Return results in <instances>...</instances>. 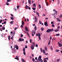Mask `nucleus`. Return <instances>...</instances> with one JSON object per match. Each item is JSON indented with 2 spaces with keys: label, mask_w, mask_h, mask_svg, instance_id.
I'll return each mask as SVG.
<instances>
[{
  "label": "nucleus",
  "mask_w": 62,
  "mask_h": 62,
  "mask_svg": "<svg viewBox=\"0 0 62 62\" xmlns=\"http://www.w3.org/2000/svg\"><path fill=\"white\" fill-rule=\"evenodd\" d=\"M38 62H43V60L41 59V57L40 56H39L38 59L37 60Z\"/></svg>",
  "instance_id": "nucleus-1"
},
{
  "label": "nucleus",
  "mask_w": 62,
  "mask_h": 62,
  "mask_svg": "<svg viewBox=\"0 0 62 62\" xmlns=\"http://www.w3.org/2000/svg\"><path fill=\"white\" fill-rule=\"evenodd\" d=\"M54 31V29H48L46 31V32L47 33H49L50 32H52Z\"/></svg>",
  "instance_id": "nucleus-2"
},
{
  "label": "nucleus",
  "mask_w": 62,
  "mask_h": 62,
  "mask_svg": "<svg viewBox=\"0 0 62 62\" xmlns=\"http://www.w3.org/2000/svg\"><path fill=\"white\" fill-rule=\"evenodd\" d=\"M24 39H21V38H20L19 39V40H18L17 41L18 42H20V41H24Z\"/></svg>",
  "instance_id": "nucleus-3"
},
{
  "label": "nucleus",
  "mask_w": 62,
  "mask_h": 62,
  "mask_svg": "<svg viewBox=\"0 0 62 62\" xmlns=\"http://www.w3.org/2000/svg\"><path fill=\"white\" fill-rule=\"evenodd\" d=\"M25 29L26 31H29V30H28V28L27 27V26H25Z\"/></svg>",
  "instance_id": "nucleus-4"
},
{
  "label": "nucleus",
  "mask_w": 62,
  "mask_h": 62,
  "mask_svg": "<svg viewBox=\"0 0 62 62\" xmlns=\"http://www.w3.org/2000/svg\"><path fill=\"white\" fill-rule=\"evenodd\" d=\"M38 19H37V17L36 16L35 17V20L34 21V22H35V23H37V22H38Z\"/></svg>",
  "instance_id": "nucleus-5"
},
{
  "label": "nucleus",
  "mask_w": 62,
  "mask_h": 62,
  "mask_svg": "<svg viewBox=\"0 0 62 62\" xmlns=\"http://www.w3.org/2000/svg\"><path fill=\"white\" fill-rule=\"evenodd\" d=\"M44 25L46 26H48V24L47 22H45L44 23Z\"/></svg>",
  "instance_id": "nucleus-6"
},
{
  "label": "nucleus",
  "mask_w": 62,
  "mask_h": 62,
  "mask_svg": "<svg viewBox=\"0 0 62 62\" xmlns=\"http://www.w3.org/2000/svg\"><path fill=\"white\" fill-rule=\"evenodd\" d=\"M28 2L29 4H30V5H31V1L30 0H28Z\"/></svg>",
  "instance_id": "nucleus-7"
},
{
  "label": "nucleus",
  "mask_w": 62,
  "mask_h": 62,
  "mask_svg": "<svg viewBox=\"0 0 62 62\" xmlns=\"http://www.w3.org/2000/svg\"><path fill=\"white\" fill-rule=\"evenodd\" d=\"M31 47L32 50H33V49H34V46L31 45Z\"/></svg>",
  "instance_id": "nucleus-8"
},
{
  "label": "nucleus",
  "mask_w": 62,
  "mask_h": 62,
  "mask_svg": "<svg viewBox=\"0 0 62 62\" xmlns=\"http://www.w3.org/2000/svg\"><path fill=\"white\" fill-rule=\"evenodd\" d=\"M21 60L23 62H25V60L23 59V58H22L21 59Z\"/></svg>",
  "instance_id": "nucleus-9"
},
{
  "label": "nucleus",
  "mask_w": 62,
  "mask_h": 62,
  "mask_svg": "<svg viewBox=\"0 0 62 62\" xmlns=\"http://www.w3.org/2000/svg\"><path fill=\"white\" fill-rule=\"evenodd\" d=\"M36 35L37 36H38V37H39V35H40V34L39 33H38L36 34Z\"/></svg>",
  "instance_id": "nucleus-10"
},
{
  "label": "nucleus",
  "mask_w": 62,
  "mask_h": 62,
  "mask_svg": "<svg viewBox=\"0 0 62 62\" xmlns=\"http://www.w3.org/2000/svg\"><path fill=\"white\" fill-rule=\"evenodd\" d=\"M15 46H16V50H18V49H19V47H18V46L16 45H15Z\"/></svg>",
  "instance_id": "nucleus-11"
},
{
  "label": "nucleus",
  "mask_w": 62,
  "mask_h": 62,
  "mask_svg": "<svg viewBox=\"0 0 62 62\" xmlns=\"http://www.w3.org/2000/svg\"><path fill=\"white\" fill-rule=\"evenodd\" d=\"M25 8L26 9H28V6L27 5H26Z\"/></svg>",
  "instance_id": "nucleus-12"
},
{
  "label": "nucleus",
  "mask_w": 62,
  "mask_h": 62,
  "mask_svg": "<svg viewBox=\"0 0 62 62\" xmlns=\"http://www.w3.org/2000/svg\"><path fill=\"white\" fill-rule=\"evenodd\" d=\"M15 31H14L13 32V33L12 34V36H14V35H15Z\"/></svg>",
  "instance_id": "nucleus-13"
},
{
  "label": "nucleus",
  "mask_w": 62,
  "mask_h": 62,
  "mask_svg": "<svg viewBox=\"0 0 62 62\" xmlns=\"http://www.w3.org/2000/svg\"><path fill=\"white\" fill-rule=\"evenodd\" d=\"M15 59H17V60H19V59H18V56H16V58H15Z\"/></svg>",
  "instance_id": "nucleus-14"
},
{
  "label": "nucleus",
  "mask_w": 62,
  "mask_h": 62,
  "mask_svg": "<svg viewBox=\"0 0 62 62\" xmlns=\"http://www.w3.org/2000/svg\"><path fill=\"white\" fill-rule=\"evenodd\" d=\"M57 20L58 21V22H61V20L59 19V18H57Z\"/></svg>",
  "instance_id": "nucleus-15"
},
{
  "label": "nucleus",
  "mask_w": 62,
  "mask_h": 62,
  "mask_svg": "<svg viewBox=\"0 0 62 62\" xmlns=\"http://www.w3.org/2000/svg\"><path fill=\"white\" fill-rule=\"evenodd\" d=\"M59 46L60 47H62V44H59Z\"/></svg>",
  "instance_id": "nucleus-16"
},
{
  "label": "nucleus",
  "mask_w": 62,
  "mask_h": 62,
  "mask_svg": "<svg viewBox=\"0 0 62 62\" xmlns=\"http://www.w3.org/2000/svg\"><path fill=\"white\" fill-rule=\"evenodd\" d=\"M34 29L35 30V31H36L37 29V26H35L34 27Z\"/></svg>",
  "instance_id": "nucleus-17"
},
{
  "label": "nucleus",
  "mask_w": 62,
  "mask_h": 62,
  "mask_svg": "<svg viewBox=\"0 0 62 62\" xmlns=\"http://www.w3.org/2000/svg\"><path fill=\"white\" fill-rule=\"evenodd\" d=\"M45 51H46L47 52V51H48V50H47V47H45Z\"/></svg>",
  "instance_id": "nucleus-18"
},
{
  "label": "nucleus",
  "mask_w": 62,
  "mask_h": 62,
  "mask_svg": "<svg viewBox=\"0 0 62 62\" xmlns=\"http://www.w3.org/2000/svg\"><path fill=\"white\" fill-rule=\"evenodd\" d=\"M36 13V14H37V15H38V17H39V13L38 12H37Z\"/></svg>",
  "instance_id": "nucleus-19"
},
{
  "label": "nucleus",
  "mask_w": 62,
  "mask_h": 62,
  "mask_svg": "<svg viewBox=\"0 0 62 62\" xmlns=\"http://www.w3.org/2000/svg\"><path fill=\"white\" fill-rule=\"evenodd\" d=\"M58 31H59V30L58 29L55 30L54 31L55 32H57Z\"/></svg>",
  "instance_id": "nucleus-20"
},
{
  "label": "nucleus",
  "mask_w": 62,
  "mask_h": 62,
  "mask_svg": "<svg viewBox=\"0 0 62 62\" xmlns=\"http://www.w3.org/2000/svg\"><path fill=\"white\" fill-rule=\"evenodd\" d=\"M38 6L39 8H41V5H40V4L38 5Z\"/></svg>",
  "instance_id": "nucleus-21"
},
{
  "label": "nucleus",
  "mask_w": 62,
  "mask_h": 62,
  "mask_svg": "<svg viewBox=\"0 0 62 62\" xmlns=\"http://www.w3.org/2000/svg\"><path fill=\"white\" fill-rule=\"evenodd\" d=\"M40 35L39 36H38V38L40 40H41V38H40Z\"/></svg>",
  "instance_id": "nucleus-22"
},
{
  "label": "nucleus",
  "mask_w": 62,
  "mask_h": 62,
  "mask_svg": "<svg viewBox=\"0 0 62 62\" xmlns=\"http://www.w3.org/2000/svg\"><path fill=\"white\" fill-rule=\"evenodd\" d=\"M13 22H14V21H11L10 22V23L11 24H12L13 23Z\"/></svg>",
  "instance_id": "nucleus-23"
},
{
  "label": "nucleus",
  "mask_w": 62,
  "mask_h": 62,
  "mask_svg": "<svg viewBox=\"0 0 62 62\" xmlns=\"http://www.w3.org/2000/svg\"><path fill=\"white\" fill-rule=\"evenodd\" d=\"M22 25H24V22H23V20H22Z\"/></svg>",
  "instance_id": "nucleus-24"
},
{
  "label": "nucleus",
  "mask_w": 62,
  "mask_h": 62,
  "mask_svg": "<svg viewBox=\"0 0 62 62\" xmlns=\"http://www.w3.org/2000/svg\"><path fill=\"white\" fill-rule=\"evenodd\" d=\"M43 54H45V53H46L45 50L44 49L43 50Z\"/></svg>",
  "instance_id": "nucleus-25"
},
{
  "label": "nucleus",
  "mask_w": 62,
  "mask_h": 62,
  "mask_svg": "<svg viewBox=\"0 0 62 62\" xmlns=\"http://www.w3.org/2000/svg\"><path fill=\"white\" fill-rule=\"evenodd\" d=\"M25 48L24 47H23V51L24 52H25Z\"/></svg>",
  "instance_id": "nucleus-26"
},
{
  "label": "nucleus",
  "mask_w": 62,
  "mask_h": 62,
  "mask_svg": "<svg viewBox=\"0 0 62 62\" xmlns=\"http://www.w3.org/2000/svg\"><path fill=\"white\" fill-rule=\"evenodd\" d=\"M56 11V10H55V9H54L53 10V11H54V12H56V13H57V11Z\"/></svg>",
  "instance_id": "nucleus-27"
},
{
  "label": "nucleus",
  "mask_w": 62,
  "mask_h": 62,
  "mask_svg": "<svg viewBox=\"0 0 62 62\" xmlns=\"http://www.w3.org/2000/svg\"><path fill=\"white\" fill-rule=\"evenodd\" d=\"M59 35H60V34H57L55 35L56 36H59Z\"/></svg>",
  "instance_id": "nucleus-28"
},
{
  "label": "nucleus",
  "mask_w": 62,
  "mask_h": 62,
  "mask_svg": "<svg viewBox=\"0 0 62 62\" xmlns=\"http://www.w3.org/2000/svg\"><path fill=\"white\" fill-rule=\"evenodd\" d=\"M50 42H51V40H49L48 43V45H50Z\"/></svg>",
  "instance_id": "nucleus-29"
},
{
  "label": "nucleus",
  "mask_w": 62,
  "mask_h": 62,
  "mask_svg": "<svg viewBox=\"0 0 62 62\" xmlns=\"http://www.w3.org/2000/svg\"><path fill=\"white\" fill-rule=\"evenodd\" d=\"M41 30L42 31H44V28H41Z\"/></svg>",
  "instance_id": "nucleus-30"
},
{
  "label": "nucleus",
  "mask_w": 62,
  "mask_h": 62,
  "mask_svg": "<svg viewBox=\"0 0 62 62\" xmlns=\"http://www.w3.org/2000/svg\"><path fill=\"white\" fill-rule=\"evenodd\" d=\"M60 50H58V49H56L55 50V51L56 52H59Z\"/></svg>",
  "instance_id": "nucleus-31"
},
{
  "label": "nucleus",
  "mask_w": 62,
  "mask_h": 62,
  "mask_svg": "<svg viewBox=\"0 0 62 62\" xmlns=\"http://www.w3.org/2000/svg\"><path fill=\"white\" fill-rule=\"evenodd\" d=\"M33 6L34 7H36V4H33Z\"/></svg>",
  "instance_id": "nucleus-32"
},
{
  "label": "nucleus",
  "mask_w": 62,
  "mask_h": 62,
  "mask_svg": "<svg viewBox=\"0 0 62 62\" xmlns=\"http://www.w3.org/2000/svg\"><path fill=\"white\" fill-rule=\"evenodd\" d=\"M23 25H21V27L22 28H23Z\"/></svg>",
  "instance_id": "nucleus-33"
},
{
  "label": "nucleus",
  "mask_w": 62,
  "mask_h": 62,
  "mask_svg": "<svg viewBox=\"0 0 62 62\" xmlns=\"http://www.w3.org/2000/svg\"><path fill=\"white\" fill-rule=\"evenodd\" d=\"M8 37L9 40H10V36H9Z\"/></svg>",
  "instance_id": "nucleus-34"
},
{
  "label": "nucleus",
  "mask_w": 62,
  "mask_h": 62,
  "mask_svg": "<svg viewBox=\"0 0 62 62\" xmlns=\"http://www.w3.org/2000/svg\"><path fill=\"white\" fill-rule=\"evenodd\" d=\"M2 28L3 30H5V27H4V26L2 27Z\"/></svg>",
  "instance_id": "nucleus-35"
},
{
  "label": "nucleus",
  "mask_w": 62,
  "mask_h": 62,
  "mask_svg": "<svg viewBox=\"0 0 62 62\" xmlns=\"http://www.w3.org/2000/svg\"><path fill=\"white\" fill-rule=\"evenodd\" d=\"M7 2H11V0H7Z\"/></svg>",
  "instance_id": "nucleus-36"
},
{
  "label": "nucleus",
  "mask_w": 62,
  "mask_h": 62,
  "mask_svg": "<svg viewBox=\"0 0 62 62\" xmlns=\"http://www.w3.org/2000/svg\"><path fill=\"white\" fill-rule=\"evenodd\" d=\"M32 9L33 10H36V8L34 7L32 8Z\"/></svg>",
  "instance_id": "nucleus-37"
},
{
  "label": "nucleus",
  "mask_w": 62,
  "mask_h": 62,
  "mask_svg": "<svg viewBox=\"0 0 62 62\" xmlns=\"http://www.w3.org/2000/svg\"><path fill=\"white\" fill-rule=\"evenodd\" d=\"M34 30H32L31 31V33H32V34H33L34 32Z\"/></svg>",
  "instance_id": "nucleus-38"
},
{
  "label": "nucleus",
  "mask_w": 62,
  "mask_h": 62,
  "mask_svg": "<svg viewBox=\"0 0 62 62\" xmlns=\"http://www.w3.org/2000/svg\"><path fill=\"white\" fill-rule=\"evenodd\" d=\"M39 24H41L42 23H41V22L40 21H39Z\"/></svg>",
  "instance_id": "nucleus-39"
},
{
  "label": "nucleus",
  "mask_w": 62,
  "mask_h": 62,
  "mask_svg": "<svg viewBox=\"0 0 62 62\" xmlns=\"http://www.w3.org/2000/svg\"><path fill=\"white\" fill-rule=\"evenodd\" d=\"M30 43H31L32 42V40L31 39H30Z\"/></svg>",
  "instance_id": "nucleus-40"
},
{
  "label": "nucleus",
  "mask_w": 62,
  "mask_h": 62,
  "mask_svg": "<svg viewBox=\"0 0 62 62\" xmlns=\"http://www.w3.org/2000/svg\"><path fill=\"white\" fill-rule=\"evenodd\" d=\"M55 26L54 24H53L52 25V27H54Z\"/></svg>",
  "instance_id": "nucleus-41"
},
{
  "label": "nucleus",
  "mask_w": 62,
  "mask_h": 62,
  "mask_svg": "<svg viewBox=\"0 0 62 62\" xmlns=\"http://www.w3.org/2000/svg\"><path fill=\"white\" fill-rule=\"evenodd\" d=\"M11 19L12 20H14V18L12 17H11Z\"/></svg>",
  "instance_id": "nucleus-42"
},
{
  "label": "nucleus",
  "mask_w": 62,
  "mask_h": 62,
  "mask_svg": "<svg viewBox=\"0 0 62 62\" xmlns=\"http://www.w3.org/2000/svg\"><path fill=\"white\" fill-rule=\"evenodd\" d=\"M32 60L33 62H35V59L33 58H32Z\"/></svg>",
  "instance_id": "nucleus-43"
},
{
  "label": "nucleus",
  "mask_w": 62,
  "mask_h": 62,
  "mask_svg": "<svg viewBox=\"0 0 62 62\" xmlns=\"http://www.w3.org/2000/svg\"><path fill=\"white\" fill-rule=\"evenodd\" d=\"M2 22H3V20H1L0 21V23H2Z\"/></svg>",
  "instance_id": "nucleus-44"
},
{
  "label": "nucleus",
  "mask_w": 62,
  "mask_h": 62,
  "mask_svg": "<svg viewBox=\"0 0 62 62\" xmlns=\"http://www.w3.org/2000/svg\"><path fill=\"white\" fill-rule=\"evenodd\" d=\"M51 23L52 24H54V22H53V21L51 22Z\"/></svg>",
  "instance_id": "nucleus-45"
},
{
  "label": "nucleus",
  "mask_w": 62,
  "mask_h": 62,
  "mask_svg": "<svg viewBox=\"0 0 62 62\" xmlns=\"http://www.w3.org/2000/svg\"><path fill=\"white\" fill-rule=\"evenodd\" d=\"M60 19L62 18V15H61L60 16Z\"/></svg>",
  "instance_id": "nucleus-46"
},
{
  "label": "nucleus",
  "mask_w": 62,
  "mask_h": 62,
  "mask_svg": "<svg viewBox=\"0 0 62 62\" xmlns=\"http://www.w3.org/2000/svg\"><path fill=\"white\" fill-rule=\"evenodd\" d=\"M17 9H18V8H19V5H18L17 6Z\"/></svg>",
  "instance_id": "nucleus-47"
},
{
  "label": "nucleus",
  "mask_w": 62,
  "mask_h": 62,
  "mask_svg": "<svg viewBox=\"0 0 62 62\" xmlns=\"http://www.w3.org/2000/svg\"><path fill=\"white\" fill-rule=\"evenodd\" d=\"M6 5H7V6H9V3H6Z\"/></svg>",
  "instance_id": "nucleus-48"
},
{
  "label": "nucleus",
  "mask_w": 62,
  "mask_h": 62,
  "mask_svg": "<svg viewBox=\"0 0 62 62\" xmlns=\"http://www.w3.org/2000/svg\"><path fill=\"white\" fill-rule=\"evenodd\" d=\"M35 47H38V45L36 44L35 46Z\"/></svg>",
  "instance_id": "nucleus-49"
},
{
  "label": "nucleus",
  "mask_w": 62,
  "mask_h": 62,
  "mask_svg": "<svg viewBox=\"0 0 62 62\" xmlns=\"http://www.w3.org/2000/svg\"><path fill=\"white\" fill-rule=\"evenodd\" d=\"M51 49L52 50H53V46H51Z\"/></svg>",
  "instance_id": "nucleus-50"
},
{
  "label": "nucleus",
  "mask_w": 62,
  "mask_h": 62,
  "mask_svg": "<svg viewBox=\"0 0 62 62\" xmlns=\"http://www.w3.org/2000/svg\"><path fill=\"white\" fill-rule=\"evenodd\" d=\"M14 10H15V11H16L17 10V9L15 8H14Z\"/></svg>",
  "instance_id": "nucleus-51"
},
{
  "label": "nucleus",
  "mask_w": 62,
  "mask_h": 62,
  "mask_svg": "<svg viewBox=\"0 0 62 62\" xmlns=\"http://www.w3.org/2000/svg\"><path fill=\"white\" fill-rule=\"evenodd\" d=\"M44 62H47V60H44Z\"/></svg>",
  "instance_id": "nucleus-52"
},
{
  "label": "nucleus",
  "mask_w": 62,
  "mask_h": 62,
  "mask_svg": "<svg viewBox=\"0 0 62 62\" xmlns=\"http://www.w3.org/2000/svg\"><path fill=\"white\" fill-rule=\"evenodd\" d=\"M28 8L29 9H31V8H30V7L29 6H28Z\"/></svg>",
  "instance_id": "nucleus-53"
},
{
  "label": "nucleus",
  "mask_w": 62,
  "mask_h": 62,
  "mask_svg": "<svg viewBox=\"0 0 62 62\" xmlns=\"http://www.w3.org/2000/svg\"><path fill=\"white\" fill-rule=\"evenodd\" d=\"M23 54L24 55H26V54H25V52H23Z\"/></svg>",
  "instance_id": "nucleus-54"
},
{
  "label": "nucleus",
  "mask_w": 62,
  "mask_h": 62,
  "mask_svg": "<svg viewBox=\"0 0 62 62\" xmlns=\"http://www.w3.org/2000/svg\"><path fill=\"white\" fill-rule=\"evenodd\" d=\"M0 30L1 31H3V30L0 27Z\"/></svg>",
  "instance_id": "nucleus-55"
},
{
  "label": "nucleus",
  "mask_w": 62,
  "mask_h": 62,
  "mask_svg": "<svg viewBox=\"0 0 62 62\" xmlns=\"http://www.w3.org/2000/svg\"><path fill=\"white\" fill-rule=\"evenodd\" d=\"M60 60L59 59H58L57 60V61L58 62H59V61Z\"/></svg>",
  "instance_id": "nucleus-56"
},
{
  "label": "nucleus",
  "mask_w": 62,
  "mask_h": 62,
  "mask_svg": "<svg viewBox=\"0 0 62 62\" xmlns=\"http://www.w3.org/2000/svg\"><path fill=\"white\" fill-rule=\"evenodd\" d=\"M57 28L58 29H59V28H60V26H58Z\"/></svg>",
  "instance_id": "nucleus-57"
},
{
  "label": "nucleus",
  "mask_w": 62,
  "mask_h": 62,
  "mask_svg": "<svg viewBox=\"0 0 62 62\" xmlns=\"http://www.w3.org/2000/svg\"><path fill=\"white\" fill-rule=\"evenodd\" d=\"M4 24H6V21L5 22L3 23Z\"/></svg>",
  "instance_id": "nucleus-58"
},
{
  "label": "nucleus",
  "mask_w": 62,
  "mask_h": 62,
  "mask_svg": "<svg viewBox=\"0 0 62 62\" xmlns=\"http://www.w3.org/2000/svg\"><path fill=\"white\" fill-rule=\"evenodd\" d=\"M26 33H27V35H29V33H28V32H27Z\"/></svg>",
  "instance_id": "nucleus-59"
},
{
  "label": "nucleus",
  "mask_w": 62,
  "mask_h": 62,
  "mask_svg": "<svg viewBox=\"0 0 62 62\" xmlns=\"http://www.w3.org/2000/svg\"><path fill=\"white\" fill-rule=\"evenodd\" d=\"M52 15H53V16H55V14H52Z\"/></svg>",
  "instance_id": "nucleus-60"
},
{
  "label": "nucleus",
  "mask_w": 62,
  "mask_h": 62,
  "mask_svg": "<svg viewBox=\"0 0 62 62\" xmlns=\"http://www.w3.org/2000/svg\"><path fill=\"white\" fill-rule=\"evenodd\" d=\"M21 37H23V35H21Z\"/></svg>",
  "instance_id": "nucleus-61"
},
{
  "label": "nucleus",
  "mask_w": 62,
  "mask_h": 62,
  "mask_svg": "<svg viewBox=\"0 0 62 62\" xmlns=\"http://www.w3.org/2000/svg\"><path fill=\"white\" fill-rule=\"evenodd\" d=\"M28 36L29 38H30V35H28Z\"/></svg>",
  "instance_id": "nucleus-62"
},
{
  "label": "nucleus",
  "mask_w": 62,
  "mask_h": 62,
  "mask_svg": "<svg viewBox=\"0 0 62 62\" xmlns=\"http://www.w3.org/2000/svg\"><path fill=\"white\" fill-rule=\"evenodd\" d=\"M16 29H17V27L15 28L14 29V30H16Z\"/></svg>",
  "instance_id": "nucleus-63"
},
{
  "label": "nucleus",
  "mask_w": 62,
  "mask_h": 62,
  "mask_svg": "<svg viewBox=\"0 0 62 62\" xmlns=\"http://www.w3.org/2000/svg\"><path fill=\"white\" fill-rule=\"evenodd\" d=\"M25 48H27V46H26L25 47Z\"/></svg>",
  "instance_id": "nucleus-64"
}]
</instances>
